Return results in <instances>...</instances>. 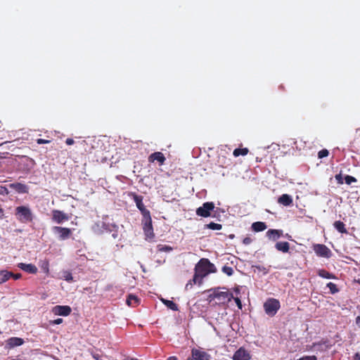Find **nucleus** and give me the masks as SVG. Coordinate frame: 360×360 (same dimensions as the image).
<instances>
[{
    "label": "nucleus",
    "instance_id": "1",
    "mask_svg": "<svg viewBox=\"0 0 360 360\" xmlns=\"http://www.w3.org/2000/svg\"><path fill=\"white\" fill-rule=\"evenodd\" d=\"M195 273L193 278V283L201 284L202 279L211 273H215L217 269L214 264L207 258H202L195 264Z\"/></svg>",
    "mask_w": 360,
    "mask_h": 360
},
{
    "label": "nucleus",
    "instance_id": "2",
    "mask_svg": "<svg viewBox=\"0 0 360 360\" xmlns=\"http://www.w3.org/2000/svg\"><path fill=\"white\" fill-rule=\"evenodd\" d=\"M15 216L16 219L22 224L32 222L34 214L29 206H18L15 209Z\"/></svg>",
    "mask_w": 360,
    "mask_h": 360
},
{
    "label": "nucleus",
    "instance_id": "3",
    "mask_svg": "<svg viewBox=\"0 0 360 360\" xmlns=\"http://www.w3.org/2000/svg\"><path fill=\"white\" fill-rule=\"evenodd\" d=\"M212 294L210 295L213 299H217L219 304H225L231 301L233 298V293L229 292V290L221 291L220 288H214L212 290Z\"/></svg>",
    "mask_w": 360,
    "mask_h": 360
},
{
    "label": "nucleus",
    "instance_id": "4",
    "mask_svg": "<svg viewBox=\"0 0 360 360\" xmlns=\"http://www.w3.org/2000/svg\"><path fill=\"white\" fill-rule=\"evenodd\" d=\"M280 302L278 300L270 298L264 304V309L266 314L270 316H274L280 309Z\"/></svg>",
    "mask_w": 360,
    "mask_h": 360
},
{
    "label": "nucleus",
    "instance_id": "5",
    "mask_svg": "<svg viewBox=\"0 0 360 360\" xmlns=\"http://www.w3.org/2000/svg\"><path fill=\"white\" fill-rule=\"evenodd\" d=\"M143 230L146 238L152 239L154 238L155 234L152 224L151 216H148L143 218L142 220Z\"/></svg>",
    "mask_w": 360,
    "mask_h": 360
},
{
    "label": "nucleus",
    "instance_id": "6",
    "mask_svg": "<svg viewBox=\"0 0 360 360\" xmlns=\"http://www.w3.org/2000/svg\"><path fill=\"white\" fill-rule=\"evenodd\" d=\"M131 196L132 197L134 202L136 203L137 208L141 212V213L143 216V218L150 216V211L146 208V207L143 202V196L137 195L135 193H132L131 194Z\"/></svg>",
    "mask_w": 360,
    "mask_h": 360
},
{
    "label": "nucleus",
    "instance_id": "7",
    "mask_svg": "<svg viewBox=\"0 0 360 360\" xmlns=\"http://www.w3.org/2000/svg\"><path fill=\"white\" fill-rule=\"evenodd\" d=\"M214 209V204L212 202H206L201 207L197 208L195 212L198 216L202 217H208L211 215V212Z\"/></svg>",
    "mask_w": 360,
    "mask_h": 360
},
{
    "label": "nucleus",
    "instance_id": "8",
    "mask_svg": "<svg viewBox=\"0 0 360 360\" xmlns=\"http://www.w3.org/2000/svg\"><path fill=\"white\" fill-rule=\"evenodd\" d=\"M313 250L319 257L329 258L331 256L330 250L323 244H314Z\"/></svg>",
    "mask_w": 360,
    "mask_h": 360
},
{
    "label": "nucleus",
    "instance_id": "9",
    "mask_svg": "<svg viewBox=\"0 0 360 360\" xmlns=\"http://www.w3.org/2000/svg\"><path fill=\"white\" fill-rule=\"evenodd\" d=\"M53 231L58 234V238L60 240H67L72 236V230L66 227L53 226Z\"/></svg>",
    "mask_w": 360,
    "mask_h": 360
},
{
    "label": "nucleus",
    "instance_id": "10",
    "mask_svg": "<svg viewBox=\"0 0 360 360\" xmlns=\"http://www.w3.org/2000/svg\"><path fill=\"white\" fill-rule=\"evenodd\" d=\"M210 355L198 349L193 348L191 350V358H188L187 360H210Z\"/></svg>",
    "mask_w": 360,
    "mask_h": 360
},
{
    "label": "nucleus",
    "instance_id": "11",
    "mask_svg": "<svg viewBox=\"0 0 360 360\" xmlns=\"http://www.w3.org/2000/svg\"><path fill=\"white\" fill-rule=\"evenodd\" d=\"M71 311V307L68 305H56L51 309V312L56 316H67Z\"/></svg>",
    "mask_w": 360,
    "mask_h": 360
},
{
    "label": "nucleus",
    "instance_id": "12",
    "mask_svg": "<svg viewBox=\"0 0 360 360\" xmlns=\"http://www.w3.org/2000/svg\"><path fill=\"white\" fill-rule=\"evenodd\" d=\"M68 214L58 210H53L52 211V220L57 224H62L64 221L69 220Z\"/></svg>",
    "mask_w": 360,
    "mask_h": 360
},
{
    "label": "nucleus",
    "instance_id": "13",
    "mask_svg": "<svg viewBox=\"0 0 360 360\" xmlns=\"http://www.w3.org/2000/svg\"><path fill=\"white\" fill-rule=\"evenodd\" d=\"M24 343V340L21 338L12 337L6 341L5 348L8 349H13L15 347L22 345Z\"/></svg>",
    "mask_w": 360,
    "mask_h": 360
},
{
    "label": "nucleus",
    "instance_id": "14",
    "mask_svg": "<svg viewBox=\"0 0 360 360\" xmlns=\"http://www.w3.org/2000/svg\"><path fill=\"white\" fill-rule=\"evenodd\" d=\"M233 360H250V353L243 347H240L233 354Z\"/></svg>",
    "mask_w": 360,
    "mask_h": 360
},
{
    "label": "nucleus",
    "instance_id": "15",
    "mask_svg": "<svg viewBox=\"0 0 360 360\" xmlns=\"http://www.w3.org/2000/svg\"><path fill=\"white\" fill-rule=\"evenodd\" d=\"M166 160V158L164 155V154L161 152H155L153 153H151L148 156V162H154L155 161H157L159 164V165H163L165 164V162Z\"/></svg>",
    "mask_w": 360,
    "mask_h": 360
},
{
    "label": "nucleus",
    "instance_id": "16",
    "mask_svg": "<svg viewBox=\"0 0 360 360\" xmlns=\"http://www.w3.org/2000/svg\"><path fill=\"white\" fill-rule=\"evenodd\" d=\"M17 266L21 270L32 274H36L38 271L37 267L33 264L18 263Z\"/></svg>",
    "mask_w": 360,
    "mask_h": 360
},
{
    "label": "nucleus",
    "instance_id": "17",
    "mask_svg": "<svg viewBox=\"0 0 360 360\" xmlns=\"http://www.w3.org/2000/svg\"><path fill=\"white\" fill-rule=\"evenodd\" d=\"M283 231L281 229H269L266 233V237L273 241L277 240L283 236Z\"/></svg>",
    "mask_w": 360,
    "mask_h": 360
},
{
    "label": "nucleus",
    "instance_id": "18",
    "mask_svg": "<svg viewBox=\"0 0 360 360\" xmlns=\"http://www.w3.org/2000/svg\"><path fill=\"white\" fill-rule=\"evenodd\" d=\"M9 186L18 193H28V187L25 184L21 183H13L11 184Z\"/></svg>",
    "mask_w": 360,
    "mask_h": 360
},
{
    "label": "nucleus",
    "instance_id": "19",
    "mask_svg": "<svg viewBox=\"0 0 360 360\" xmlns=\"http://www.w3.org/2000/svg\"><path fill=\"white\" fill-rule=\"evenodd\" d=\"M278 202L283 206H290L292 204V198L288 194H283L278 198Z\"/></svg>",
    "mask_w": 360,
    "mask_h": 360
},
{
    "label": "nucleus",
    "instance_id": "20",
    "mask_svg": "<svg viewBox=\"0 0 360 360\" xmlns=\"http://www.w3.org/2000/svg\"><path fill=\"white\" fill-rule=\"evenodd\" d=\"M275 248L278 251L286 253L290 250V244L288 242H277L275 245Z\"/></svg>",
    "mask_w": 360,
    "mask_h": 360
},
{
    "label": "nucleus",
    "instance_id": "21",
    "mask_svg": "<svg viewBox=\"0 0 360 360\" xmlns=\"http://www.w3.org/2000/svg\"><path fill=\"white\" fill-rule=\"evenodd\" d=\"M252 229L255 232L263 231L266 229L267 226L263 221H256L252 224Z\"/></svg>",
    "mask_w": 360,
    "mask_h": 360
},
{
    "label": "nucleus",
    "instance_id": "22",
    "mask_svg": "<svg viewBox=\"0 0 360 360\" xmlns=\"http://www.w3.org/2000/svg\"><path fill=\"white\" fill-rule=\"evenodd\" d=\"M25 168H23L24 170L27 172H30L35 165V162L34 160L29 157L24 156L22 158Z\"/></svg>",
    "mask_w": 360,
    "mask_h": 360
},
{
    "label": "nucleus",
    "instance_id": "23",
    "mask_svg": "<svg viewBox=\"0 0 360 360\" xmlns=\"http://www.w3.org/2000/svg\"><path fill=\"white\" fill-rule=\"evenodd\" d=\"M13 275V272L7 270H0V284L4 283L8 281Z\"/></svg>",
    "mask_w": 360,
    "mask_h": 360
},
{
    "label": "nucleus",
    "instance_id": "24",
    "mask_svg": "<svg viewBox=\"0 0 360 360\" xmlns=\"http://www.w3.org/2000/svg\"><path fill=\"white\" fill-rule=\"evenodd\" d=\"M126 302L128 306L134 307L138 305L139 299L136 295L130 294L128 295Z\"/></svg>",
    "mask_w": 360,
    "mask_h": 360
},
{
    "label": "nucleus",
    "instance_id": "25",
    "mask_svg": "<svg viewBox=\"0 0 360 360\" xmlns=\"http://www.w3.org/2000/svg\"><path fill=\"white\" fill-rule=\"evenodd\" d=\"M333 226L335 229L341 233H347V231L345 228V224L341 221H336L334 222Z\"/></svg>",
    "mask_w": 360,
    "mask_h": 360
},
{
    "label": "nucleus",
    "instance_id": "26",
    "mask_svg": "<svg viewBox=\"0 0 360 360\" xmlns=\"http://www.w3.org/2000/svg\"><path fill=\"white\" fill-rule=\"evenodd\" d=\"M317 274L323 278H328V279H335L336 278L335 276L328 271H327L325 269H319L317 272Z\"/></svg>",
    "mask_w": 360,
    "mask_h": 360
},
{
    "label": "nucleus",
    "instance_id": "27",
    "mask_svg": "<svg viewBox=\"0 0 360 360\" xmlns=\"http://www.w3.org/2000/svg\"><path fill=\"white\" fill-rule=\"evenodd\" d=\"M162 302L167 306L169 309L173 311H178L179 307L178 305L172 300H168L165 299H162Z\"/></svg>",
    "mask_w": 360,
    "mask_h": 360
},
{
    "label": "nucleus",
    "instance_id": "28",
    "mask_svg": "<svg viewBox=\"0 0 360 360\" xmlns=\"http://www.w3.org/2000/svg\"><path fill=\"white\" fill-rule=\"evenodd\" d=\"M249 152L248 148H236L233 152V155L235 157H238L239 155H246Z\"/></svg>",
    "mask_w": 360,
    "mask_h": 360
},
{
    "label": "nucleus",
    "instance_id": "29",
    "mask_svg": "<svg viewBox=\"0 0 360 360\" xmlns=\"http://www.w3.org/2000/svg\"><path fill=\"white\" fill-rule=\"evenodd\" d=\"M207 229L212 230H221L222 229V225L220 224H217L214 222H210L205 225Z\"/></svg>",
    "mask_w": 360,
    "mask_h": 360
},
{
    "label": "nucleus",
    "instance_id": "30",
    "mask_svg": "<svg viewBox=\"0 0 360 360\" xmlns=\"http://www.w3.org/2000/svg\"><path fill=\"white\" fill-rule=\"evenodd\" d=\"M327 287L330 289L331 294H335L339 292V289L337 285L332 282L327 283Z\"/></svg>",
    "mask_w": 360,
    "mask_h": 360
},
{
    "label": "nucleus",
    "instance_id": "31",
    "mask_svg": "<svg viewBox=\"0 0 360 360\" xmlns=\"http://www.w3.org/2000/svg\"><path fill=\"white\" fill-rule=\"evenodd\" d=\"M344 179L347 185H350L352 183H356L357 181V179L355 177L350 175H346Z\"/></svg>",
    "mask_w": 360,
    "mask_h": 360
},
{
    "label": "nucleus",
    "instance_id": "32",
    "mask_svg": "<svg viewBox=\"0 0 360 360\" xmlns=\"http://www.w3.org/2000/svg\"><path fill=\"white\" fill-rule=\"evenodd\" d=\"M222 271L226 274L227 276H231L233 274V269L231 266H224L222 267Z\"/></svg>",
    "mask_w": 360,
    "mask_h": 360
},
{
    "label": "nucleus",
    "instance_id": "33",
    "mask_svg": "<svg viewBox=\"0 0 360 360\" xmlns=\"http://www.w3.org/2000/svg\"><path fill=\"white\" fill-rule=\"evenodd\" d=\"M329 154V152L327 149H322L318 153L319 158H323L327 157Z\"/></svg>",
    "mask_w": 360,
    "mask_h": 360
},
{
    "label": "nucleus",
    "instance_id": "34",
    "mask_svg": "<svg viewBox=\"0 0 360 360\" xmlns=\"http://www.w3.org/2000/svg\"><path fill=\"white\" fill-rule=\"evenodd\" d=\"M63 277H64L65 280L68 282H71L73 281L72 275L70 271H65L64 273Z\"/></svg>",
    "mask_w": 360,
    "mask_h": 360
},
{
    "label": "nucleus",
    "instance_id": "35",
    "mask_svg": "<svg viewBox=\"0 0 360 360\" xmlns=\"http://www.w3.org/2000/svg\"><path fill=\"white\" fill-rule=\"evenodd\" d=\"M297 360H318V359L315 355H311V356H303L302 357L298 359Z\"/></svg>",
    "mask_w": 360,
    "mask_h": 360
},
{
    "label": "nucleus",
    "instance_id": "36",
    "mask_svg": "<svg viewBox=\"0 0 360 360\" xmlns=\"http://www.w3.org/2000/svg\"><path fill=\"white\" fill-rule=\"evenodd\" d=\"M335 178L339 184H342L344 183L343 178H342L341 173L336 174L335 176Z\"/></svg>",
    "mask_w": 360,
    "mask_h": 360
},
{
    "label": "nucleus",
    "instance_id": "37",
    "mask_svg": "<svg viewBox=\"0 0 360 360\" xmlns=\"http://www.w3.org/2000/svg\"><path fill=\"white\" fill-rule=\"evenodd\" d=\"M237 305V307H238V309H242V302H241V300L239 297H234L233 298Z\"/></svg>",
    "mask_w": 360,
    "mask_h": 360
},
{
    "label": "nucleus",
    "instance_id": "38",
    "mask_svg": "<svg viewBox=\"0 0 360 360\" xmlns=\"http://www.w3.org/2000/svg\"><path fill=\"white\" fill-rule=\"evenodd\" d=\"M63 321V319L58 318V319H55L53 321H51L50 323L51 325H59V324L62 323Z\"/></svg>",
    "mask_w": 360,
    "mask_h": 360
},
{
    "label": "nucleus",
    "instance_id": "39",
    "mask_svg": "<svg viewBox=\"0 0 360 360\" xmlns=\"http://www.w3.org/2000/svg\"><path fill=\"white\" fill-rule=\"evenodd\" d=\"M252 242V239L250 237H245L243 240V243L245 245H250Z\"/></svg>",
    "mask_w": 360,
    "mask_h": 360
},
{
    "label": "nucleus",
    "instance_id": "40",
    "mask_svg": "<svg viewBox=\"0 0 360 360\" xmlns=\"http://www.w3.org/2000/svg\"><path fill=\"white\" fill-rule=\"evenodd\" d=\"M37 143L38 144H44V143H50V141L46 140V139H37Z\"/></svg>",
    "mask_w": 360,
    "mask_h": 360
},
{
    "label": "nucleus",
    "instance_id": "41",
    "mask_svg": "<svg viewBox=\"0 0 360 360\" xmlns=\"http://www.w3.org/2000/svg\"><path fill=\"white\" fill-rule=\"evenodd\" d=\"M91 355L95 360H103L102 356L97 353H91Z\"/></svg>",
    "mask_w": 360,
    "mask_h": 360
},
{
    "label": "nucleus",
    "instance_id": "42",
    "mask_svg": "<svg viewBox=\"0 0 360 360\" xmlns=\"http://www.w3.org/2000/svg\"><path fill=\"white\" fill-rule=\"evenodd\" d=\"M193 279L192 280H190L186 285V287H185V289L186 290H189L190 288H192L193 285Z\"/></svg>",
    "mask_w": 360,
    "mask_h": 360
},
{
    "label": "nucleus",
    "instance_id": "43",
    "mask_svg": "<svg viewBox=\"0 0 360 360\" xmlns=\"http://www.w3.org/2000/svg\"><path fill=\"white\" fill-rule=\"evenodd\" d=\"M42 269H44V272H46V274H49V263L47 262L42 266Z\"/></svg>",
    "mask_w": 360,
    "mask_h": 360
},
{
    "label": "nucleus",
    "instance_id": "44",
    "mask_svg": "<svg viewBox=\"0 0 360 360\" xmlns=\"http://www.w3.org/2000/svg\"><path fill=\"white\" fill-rule=\"evenodd\" d=\"M22 277L21 274H13L11 276V278H13L14 280H18Z\"/></svg>",
    "mask_w": 360,
    "mask_h": 360
},
{
    "label": "nucleus",
    "instance_id": "45",
    "mask_svg": "<svg viewBox=\"0 0 360 360\" xmlns=\"http://www.w3.org/2000/svg\"><path fill=\"white\" fill-rule=\"evenodd\" d=\"M65 143L67 145L70 146V145L74 144L75 141L72 139L68 138L66 139Z\"/></svg>",
    "mask_w": 360,
    "mask_h": 360
},
{
    "label": "nucleus",
    "instance_id": "46",
    "mask_svg": "<svg viewBox=\"0 0 360 360\" xmlns=\"http://www.w3.org/2000/svg\"><path fill=\"white\" fill-rule=\"evenodd\" d=\"M352 360H360V353L356 352Z\"/></svg>",
    "mask_w": 360,
    "mask_h": 360
},
{
    "label": "nucleus",
    "instance_id": "47",
    "mask_svg": "<svg viewBox=\"0 0 360 360\" xmlns=\"http://www.w3.org/2000/svg\"><path fill=\"white\" fill-rule=\"evenodd\" d=\"M356 323L357 325L360 326V316H357L356 319Z\"/></svg>",
    "mask_w": 360,
    "mask_h": 360
},
{
    "label": "nucleus",
    "instance_id": "48",
    "mask_svg": "<svg viewBox=\"0 0 360 360\" xmlns=\"http://www.w3.org/2000/svg\"><path fill=\"white\" fill-rule=\"evenodd\" d=\"M167 360H178L176 356H169Z\"/></svg>",
    "mask_w": 360,
    "mask_h": 360
},
{
    "label": "nucleus",
    "instance_id": "49",
    "mask_svg": "<svg viewBox=\"0 0 360 360\" xmlns=\"http://www.w3.org/2000/svg\"><path fill=\"white\" fill-rule=\"evenodd\" d=\"M0 218H2V216L4 215V210L0 207Z\"/></svg>",
    "mask_w": 360,
    "mask_h": 360
},
{
    "label": "nucleus",
    "instance_id": "50",
    "mask_svg": "<svg viewBox=\"0 0 360 360\" xmlns=\"http://www.w3.org/2000/svg\"><path fill=\"white\" fill-rule=\"evenodd\" d=\"M2 188L4 189V192H5L6 194L8 193V189L6 187H2Z\"/></svg>",
    "mask_w": 360,
    "mask_h": 360
},
{
    "label": "nucleus",
    "instance_id": "51",
    "mask_svg": "<svg viewBox=\"0 0 360 360\" xmlns=\"http://www.w3.org/2000/svg\"><path fill=\"white\" fill-rule=\"evenodd\" d=\"M8 142H9V141H4V142H2V143H0V146H3V145H4V144H6V143H8Z\"/></svg>",
    "mask_w": 360,
    "mask_h": 360
},
{
    "label": "nucleus",
    "instance_id": "52",
    "mask_svg": "<svg viewBox=\"0 0 360 360\" xmlns=\"http://www.w3.org/2000/svg\"><path fill=\"white\" fill-rule=\"evenodd\" d=\"M356 282L360 285V279H358L357 281H356Z\"/></svg>",
    "mask_w": 360,
    "mask_h": 360
},
{
    "label": "nucleus",
    "instance_id": "53",
    "mask_svg": "<svg viewBox=\"0 0 360 360\" xmlns=\"http://www.w3.org/2000/svg\"><path fill=\"white\" fill-rule=\"evenodd\" d=\"M127 360H138L137 359H134V358H131V359H129Z\"/></svg>",
    "mask_w": 360,
    "mask_h": 360
},
{
    "label": "nucleus",
    "instance_id": "54",
    "mask_svg": "<svg viewBox=\"0 0 360 360\" xmlns=\"http://www.w3.org/2000/svg\"><path fill=\"white\" fill-rule=\"evenodd\" d=\"M235 291H236L237 293H238V292H239V290H238V288H236V289L235 290Z\"/></svg>",
    "mask_w": 360,
    "mask_h": 360
},
{
    "label": "nucleus",
    "instance_id": "55",
    "mask_svg": "<svg viewBox=\"0 0 360 360\" xmlns=\"http://www.w3.org/2000/svg\"><path fill=\"white\" fill-rule=\"evenodd\" d=\"M0 334H1V332L0 331Z\"/></svg>",
    "mask_w": 360,
    "mask_h": 360
}]
</instances>
